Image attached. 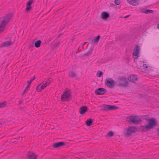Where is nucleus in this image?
<instances>
[{"instance_id":"1","label":"nucleus","mask_w":159,"mask_h":159,"mask_svg":"<svg viewBox=\"0 0 159 159\" xmlns=\"http://www.w3.org/2000/svg\"><path fill=\"white\" fill-rule=\"evenodd\" d=\"M158 123L156 120L154 118H151L148 120V123L145 125V126L141 125V130L145 131L146 130H150L152 129L155 126H157Z\"/></svg>"},{"instance_id":"2","label":"nucleus","mask_w":159,"mask_h":159,"mask_svg":"<svg viewBox=\"0 0 159 159\" xmlns=\"http://www.w3.org/2000/svg\"><path fill=\"white\" fill-rule=\"evenodd\" d=\"M12 17L11 14L0 18V32L3 31L7 23Z\"/></svg>"},{"instance_id":"3","label":"nucleus","mask_w":159,"mask_h":159,"mask_svg":"<svg viewBox=\"0 0 159 159\" xmlns=\"http://www.w3.org/2000/svg\"><path fill=\"white\" fill-rule=\"evenodd\" d=\"M119 83L118 86L119 87L126 88L128 86V82L126 78L123 76H119L118 78Z\"/></svg>"},{"instance_id":"4","label":"nucleus","mask_w":159,"mask_h":159,"mask_svg":"<svg viewBox=\"0 0 159 159\" xmlns=\"http://www.w3.org/2000/svg\"><path fill=\"white\" fill-rule=\"evenodd\" d=\"M127 119H129V122L133 124H138L141 121L140 118L136 116H130L127 117Z\"/></svg>"},{"instance_id":"5","label":"nucleus","mask_w":159,"mask_h":159,"mask_svg":"<svg viewBox=\"0 0 159 159\" xmlns=\"http://www.w3.org/2000/svg\"><path fill=\"white\" fill-rule=\"evenodd\" d=\"M138 131V129L136 127L134 126H129L127 129V131L125 133V135L127 136H130L132 134Z\"/></svg>"},{"instance_id":"6","label":"nucleus","mask_w":159,"mask_h":159,"mask_svg":"<svg viewBox=\"0 0 159 159\" xmlns=\"http://www.w3.org/2000/svg\"><path fill=\"white\" fill-rule=\"evenodd\" d=\"M105 84L108 88H112L115 85L114 81L110 78H106L105 80Z\"/></svg>"},{"instance_id":"7","label":"nucleus","mask_w":159,"mask_h":159,"mask_svg":"<svg viewBox=\"0 0 159 159\" xmlns=\"http://www.w3.org/2000/svg\"><path fill=\"white\" fill-rule=\"evenodd\" d=\"M71 95L69 90L67 91L64 92L62 94L61 98V100L63 102L65 101H68V99L70 98Z\"/></svg>"},{"instance_id":"8","label":"nucleus","mask_w":159,"mask_h":159,"mask_svg":"<svg viewBox=\"0 0 159 159\" xmlns=\"http://www.w3.org/2000/svg\"><path fill=\"white\" fill-rule=\"evenodd\" d=\"M107 92L105 89L100 88L97 89L94 92V93L97 95H102L104 94Z\"/></svg>"},{"instance_id":"9","label":"nucleus","mask_w":159,"mask_h":159,"mask_svg":"<svg viewBox=\"0 0 159 159\" xmlns=\"http://www.w3.org/2000/svg\"><path fill=\"white\" fill-rule=\"evenodd\" d=\"M139 47L138 45H136L134 49V52L133 53V55L135 56L136 57L135 58H137L139 56Z\"/></svg>"},{"instance_id":"10","label":"nucleus","mask_w":159,"mask_h":159,"mask_svg":"<svg viewBox=\"0 0 159 159\" xmlns=\"http://www.w3.org/2000/svg\"><path fill=\"white\" fill-rule=\"evenodd\" d=\"M128 80L129 82L134 83L138 80V78L136 75H131L128 77Z\"/></svg>"},{"instance_id":"11","label":"nucleus","mask_w":159,"mask_h":159,"mask_svg":"<svg viewBox=\"0 0 159 159\" xmlns=\"http://www.w3.org/2000/svg\"><path fill=\"white\" fill-rule=\"evenodd\" d=\"M66 144V143L63 142H57L53 144L52 146L54 148H57L61 147Z\"/></svg>"},{"instance_id":"12","label":"nucleus","mask_w":159,"mask_h":159,"mask_svg":"<svg viewBox=\"0 0 159 159\" xmlns=\"http://www.w3.org/2000/svg\"><path fill=\"white\" fill-rule=\"evenodd\" d=\"M88 108L86 106L81 107L79 109V113L80 114L83 115L87 111Z\"/></svg>"},{"instance_id":"13","label":"nucleus","mask_w":159,"mask_h":159,"mask_svg":"<svg viewBox=\"0 0 159 159\" xmlns=\"http://www.w3.org/2000/svg\"><path fill=\"white\" fill-rule=\"evenodd\" d=\"M118 108V107L115 105H106V107H105V109H107V110H114Z\"/></svg>"},{"instance_id":"14","label":"nucleus","mask_w":159,"mask_h":159,"mask_svg":"<svg viewBox=\"0 0 159 159\" xmlns=\"http://www.w3.org/2000/svg\"><path fill=\"white\" fill-rule=\"evenodd\" d=\"M46 87V85L44 84L41 83L39 84L36 87V90L39 92L41 91Z\"/></svg>"},{"instance_id":"15","label":"nucleus","mask_w":159,"mask_h":159,"mask_svg":"<svg viewBox=\"0 0 159 159\" xmlns=\"http://www.w3.org/2000/svg\"><path fill=\"white\" fill-rule=\"evenodd\" d=\"M27 156L29 159H36L37 156L34 153H31L29 152L27 154Z\"/></svg>"},{"instance_id":"16","label":"nucleus","mask_w":159,"mask_h":159,"mask_svg":"<svg viewBox=\"0 0 159 159\" xmlns=\"http://www.w3.org/2000/svg\"><path fill=\"white\" fill-rule=\"evenodd\" d=\"M15 39L14 38V39L12 41H6L4 42L3 43L2 46L4 47H7L13 44L15 42Z\"/></svg>"},{"instance_id":"17","label":"nucleus","mask_w":159,"mask_h":159,"mask_svg":"<svg viewBox=\"0 0 159 159\" xmlns=\"http://www.w3.org/2000/svg\"><path fill=\"white\" fill-rule=\"evenodd\" d=\"M109 14L107 12H102L101 14V17L103 20H106L109 17Z\"/></svg>"},{"instance_id":"18","label":"nucleus","mask_w":159,"mask_h":159,"mask_svg":"<svg viewBox=\"0 0 159 159\" xmlns=\"http://www.w3.org/2000/svg\"><path fill=\"white\" fill-rule=\"evenodd\" d=\"M33 0H30L27 3L26 7V11H29L31 9V5L33 3Z\"/></svg>"},{"instance_id":"19","label":"nucleus","mask_w":159,"mask_h":159,"mask_svg":"<svg viewBox=\"0 0 159 159\" xmlns=\"http://www.w3.org/2000/svg\"><path fill=\"white\" fill-rule=\"evenodd\" d=\"M140 11L141 13L146 14L153 13L154 12L153 10L145 8L141 10Z\"/></svg>"},{"instance_id":"20","label":"nucleus","mask_w":159,"mask_h":159,"mask_svg":"<svg viewBox=\"0 0 159 159\" xmlns=\"http://www.w3.org/2000/svg\"><path fill=\"white\" fill-rule=\"evenodd\" d=\"M127 1L129 4L134 6L137 5L139 2V0H127Z\"/></svg>"},{"instance_id":"21","label":"nucleus","mask_w":159,"mask_h":159,"mask_svg":"<svg viewBox=\"0 0 159 159\" xmlns=\"http://www.w3.org/2000/svg\"><path fill=\"white\" fill-rule=\"evenodd\" d=\"M34 40L33 41V43H34V45L35 47L39 48L40 47L41 44V41L40 40H38L35 41Z\"/></svg>"},{"instance_id":"22","label":"nucleus","mask_w":159,"mask_h":159,"mask_svg":"<svg viewBox=\"0 0 159 159\" xmlns=\"http://www.w3.org/2000/svg\"><path fill=\"white\" fill-rule=\"evenodd\" d=\"M93 47H91L89 49L88 52L86 53H85L84 55V57H88L89 56L91 53L92 51L93 50Z\"/></svg>"},{"instance_id":"23","label":"nucleus","mask_w":159,"mask_h":159,"mask_svg":"<svg viewBox=\"0 0 159 159\" xmlns=\"http://www.w3.org/2000/svg\"><path fill=\"white\" fill-rule=\"evenodd\" d=\"M87 42H88L89 43V44L88 45H89V44H91L92 46H93L95 44V43L94 42L93 39V38H90L88 39L87 40ZM88 46H87V47Z\"/></svg>"},{"instance_id":"24","label":"nucleus","mask_w":159,"mask_h":159,"mask_svg":"<svg viewBox=\"0 0 159 159\" xmlns=\"http://www.w3.org/2000/svg\"><path fill=\"white\" fill-rule=\"evenodd\" d=\"M93 123V119H89L86 120L85 121V124L88 126H91Z\"/></svg>"},{"instance_id":"25","label":"nucleus","mask_w":159,"mask_h":159,"mask_svg":"<svg viewBox=\"0 0 159 159\" xmlns=\"http://www.w3.org/2000/svg\"><path fill=\"white\" fill-rule=\"evenodd\" d=\"M100 37L99 35H98L96 37L94 38L93 39L95 44L97 43H98L100 39Z\"/></svg>"},{"instance_id":"26","label":"nucleus","mask_w":159,"mask_h":159,"mask_svg":"<svg viewBox=\"0 0 159 159\" xmlns=\"http://www.w3.org/2000/svg\"><path fill=\"white\" fill-rule=\"evenodd\" d=\"M52 79L51 78H49L47 80L45 81V83H44V84L46 85V87L49 85L51 83V82L52 81Z\"/></svg>"},{"instance_id":"27","label":"nucleus","mask_w":159,"mask_h":159,"mask_svg":"<svg viewBox=\"0 0 159 159\" xmlns=\"http://www.w3.org/2000/svg\"><path fill=\"white\" fill-rule=\"evenodd\" d=\"M76 75V74L73 72H69V76L72 78H74Z\"/></svg>"},{"instance_id":"28","label":"nucleus","mask_w":159,"mask_h":159,"mask_svg":"<svg viewBox=\"0 0 159 159\" xmlns=\"http://www.w3.org/2000/svg\"><path fill=\"white\" fill-rule=\"evenodd\" d=\"M30 87V86H27L25 89H24L23 93H22V95L24 96V93H26L28 91Z\"/></svg>"},{"instance_id":"29","label":"nucleus","mask_w":159,"mask_h":159,"mask_svg":"<svg viewBox=\"0 0 159 159\" xmlns=\"http://www.w3.org/2000/svg\"><path fill=\"white\" fill-rule=\"evenodd\" d=\"M6 101H4L0 103V108L4 107L6 105Z\"/></svg>"},{"instance_id":"30","label":"nucleus","mask_w":159,"mask_h":159,"mask_svg":"<svg viewBox=\"0 0 159 159\" xmlns=\"http://www.w3.org/2000/svg\"><path fill=\"white\" fill-rule=\"evenodd\" d=\"M103 74L102 71H98L97 74V75L98 77H100Z\"/></svg>"},{"instance_id":"31","label":"nucleus","mask_w":159,"mask_h":159,"mask_svg":"<svg viewBox=\"0 0 159 159\" xmlns=\"http://www.w3.org/2000/svg\"><path fill=\"white\" fill-rule=\"evenodd\" d=\"M114 133L112 131H110L107 133V135L110 136L111 137L114 135Z\"/></svg>"},{"instance_id":"32","label":"nucleus","mask_w":159,"mask_h":159,"mask_svg":"<svg viewBox=\"0 0 159 159\" xmlns=\"http://www.w3.org/2000/svg\"><path fill=\"white\" fill-rule=\"evenodd\" d=\"M116 5H120V1L118 0H115L114 1Z\"/></svg>"},{"instance_id":"33","label":"nucleus","mask_w":159,"mask_h":159,"mask_svg":"<svg viewBox=\"0 0 159 159\" xmlns=\"http://www.w3.org/2000/svg\"><path fill=\"white\" fill-rule=\"evenodd\" d=\"M106 107V105L104 106H101L100 107L101 108V109L102 110H106L107 111V109H105V107Z\"/></svg>"},{"instance_id":"34","label":"nucleus","mask_w":159,"mask_h":159,"mask_svg":"<svg viewBox=\"0 0 159 159\" xmlns=\"http://www.w3.org/2000/svg\"><path fill=\"white\" fill-rule=\"evenodd\" d=\"M60 31H59V34L57 35L56 39H57L58 38H59L62 35V34L60 33Z\"/></svg>"},{"instance_id":"35","label":"nucleus","mask_w":159,"mask_h":159,"mask_svg":"<svg viewBox=\"0 0 159 159\" xmlns=\"http://www.w3.org/2000/svg\"><path fill=\"white\" fill-rule=\"evenodd\" d=\"M60 44V43L59 42H58L57 44H56L55 46H54V48H57L58 47V46H59V45Z\"/></svg>"},{"instance_id":"36","label":"nucleus","mask_w":159,"mask_h":159,"mask_svg":"<svg viewBox=\"0 0 159 159\" xmlns=\"http://www.w3.org/2000/svg\"><path fill=\"white\" fill-rule=\"evenodd\" d=\"M143 66L145 68H147L148 67L146 64H143Z\"/></svg>"},{"instance_id":"37","label":"nucleus","mask_w":159,"mask_h":159,"mask_svg":"<svg viewBox=\"0 0 159 159\" xmlns=\"http://www.w3.org/2000/svg\"><path fill=\"white\" fill-rule=\"evenodd\" d=\"M31 82H32L30 80L27 81V83L28 84V85L27 86H30V84L31 83Z\"/></svg>"},{"instance_id":"38","label":"nucleus","mask_w":159,"mask_h":159,"mask_svg":"<svg viewBox=\"0 0 159 159\" xmlns=\"http://www.w3.org/2000/svg\"><path fill=\"white\" fill-rule=\"evenodd\" d=\"M87 43V42H84V43L82 44V48H84L83 46L84 45V44H85V43Z\"/></svg>"},{"instance_id":"39","label":"nucleus","mask_w":159,"mask_h":159,"mask_svg":"<svg viewBox=\"0 0 159 159\" xmlns=\"http://www.w3.org/2000/svg\"><path fill=\"white\" fill-rule=\"evenodd\" d=\"M129 15H127V16H125L124 17V18H128V17H129Z\"/></svg>"},{"instance_id":"40","label":"nucleus","mask_w":159,"mask_h":159,"mask_svg":"<svg viewBox=\"0 0 159 159\" xmlns=\"http://www.w3.org/2000/svg\"><path fill=\"white\" fill-rule=\"evenodd\" d=\"M35 79V78L34 77L33 78H32L31 79V80H30L31 82L33 81L34 79Z\"/></svg>"},{"instance_id":"41","label":"nucleus","mask_w":159,"mask_h":159,"mask_svg":"<svg viewBox=\"0 0 159 159\" xmlns=\"http://www.w3.org/2000/svg\"><path fill=\"white\" fill-rule=\"evenodd\" d=\"M157 131L158 132V135H159V127L157 128Z\"/></svg>"},{"instance_id":"42","label":"nucleus","mask_w":159,"mask_h":159,"mask_svg":"<svg viewBox=\"0 0 159 159\" xmlns=\"http://www.w3.org/2000/svg\"><path fill=\"white\" fill-rule=\"evenodd\" d=\"M157 27L158 29H159V24L157 25Z\"/></svg>"},{"instance_id":"43","label":"nucleus","mask_w":159,"mask_h":159,"mask_svg":"<svg viewBox=\"0 0 159 159\" xmlns=\"http://www.w3.org/2000/svg\"><path fill=\"white\" fill-rule=\"evenodd\" d=\"M64 28V26L62 28V29L60 31H62V30H63V29Z\"/></svg>"},{"instance_id":"44","label":"nucleus","mask_w":159,"mask_h":159,"mask_svg":"<svg viewBox=\"0 0 159 159\" xmlns=\"http://www.w3.org/2000/svg\"><path fill=\"white\" fill-rule=\"evenodd\" d=\"M3 123H4V122H3V123L0 122V125H2L3 124Z\"/></svg>"},{"instance_id":"45","label":"nucleus","mask_w":159,"mask_h":159,"mask_svg":"<svg viewBox=\"0 0 159 159\" xmlns=\"http://www.w3.org/2000/svg\"><path fill=\"white\" fill-rule=\"evenodd\" d=\"M17 139L18 140H19L20 139V137H18V138H17Z\"/></svg>"},{"instance_id":"46","label":"nucleus","mask_w":159,"mask_h":159,"mask_svg":"<svg viewBox=\"0 0 159 159\" xmlns=\"http://www.w3.org/2000/svg\"><path fill=\"white\" fill-rule=\"evenodd\" d=\"M21 102H22V101H19V104H20V103H21Z\"/></svg>"},{"instance_id":"47","label":"nucleus","mask_w":159,"mask_h":159,"mask_svg":"<svg viewBox=\"0 0 159 159\" xmlns=\"http://www.w3.org/2000/svg\"><path fill=\"white\" fill-rule=\"evenodd\" d=\"M52 8H53V7H52L51 8V9H50V10H49V12L51 10V9H52Z\"/></svg>"},{"instance_id":"48","label":"nucleus","mask_w":159,"mask_h":159,"mask_svg":"<svg viewBox=\"0 0 159 159\" xmlns=\"http://www.w3.org/2000/svg\"><path fill=\"white\" fill-rule=\"evenodd\" d=\"M55 129L54 127H53V128L52 129Z\"/></svg>"},{"instance_id":"49","label":"nucleus","mask_w":159,"mask_h":159,"mask_svg":"<svg viewBox=\"0 0 159 159\" xmlns=\"http://www.w3.org/2000/svg\"><path fill=\"white\" fill-rule=\"evenodd\" d=\"M22 128H21L20 130L22 129Z\"/></svg>"},{"instance_id":"50","label":"nucleus","mask_w":159,"mask_h":159,"mask_svg":"<svg viewBox=\"0 0 159 159\" xmlns=\"http://www.w3.org/2000/svg\"><path fill=\"white\" fill-rule=\"evenodd\" d=\"M64 159V158H62V159Z\"/></svg>"}]
</instances>
